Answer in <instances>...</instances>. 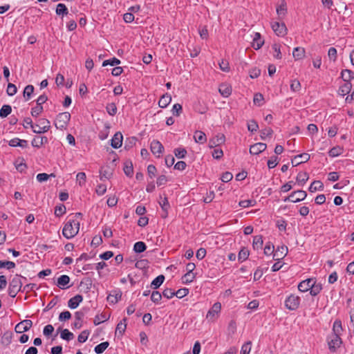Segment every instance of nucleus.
Here are the masks:
<instances>
[{"label":"nucleus","instance_id":"obj_1","mask_svg":"<svg viewBox=\"0 0 354 354\" xmlns=\"http://www.w3.org/2000/svg\"><path fill=\"white\" fill-rule=\"evenodd\" d=\"M80 223L76 220H69L62 230L63 236L67 239L73 238L79 232Z\"/></svg>","mask_w":354,"mask_h":354},{"label":"nucleus","instance_id":"obj_2","mask_svg":"<svg viewBox=\"0 0 354 354\" xmlns=\"http://www.w3.org/2000/svg\"><path fill=\"white\" fill-rule=\"evenodd\" d=\"M22 277L19 274H15L9 283L8 289V295L10 297L15 298L17 293L22 290L23 283L21 281Z\"/></svg>","mask_w":354,"mask_h":354},{"label":"nucleus","instance_id":"obj_3","mask_svg":"<svg viewBox=\"0 0 354 354\" xmlns=\"http://www.w3.org/2000/svg\"><path fill=\"white\" fill-rule=\"evenodd\" d=\"M71 119V114L68 112L59 113L55 122L57 129H66Z\"/></svg>","mask_w":354,"mask_h":354},{"label":"nucleus","instance_id":"obj_4","mask_svg":"<svg viewBox=\"0 0 354 354\" xmlns=\"http://www.w3.org/2000/svg\"><path fill=\"white\" fill-rule=\"evenodd\" d=\"M300 300L299 296L292 294L285 300V306L288 309L295 310L299 306Z\"/></svg>","mask_w":354,"mask_h":354},{"label":"nucleus","instance_id":"obj_5","mask_svg":"<svg viewBox=\"0 0 354 354\" xmlns=\"http://www.w3.org/2000/svg\"><path fill=\"white\" fill-rule=\"evenodd\" d=\"M34 133H43L47 132L50 127V122L48 120L41 118L39 120V124H34Z\"/></svg>","mask_w":354,"mask_h":354},{"label":"nucleus","instance_id":"obj_6","mask_svg":"<svg viewBox=\"0 0 354 354\" xmlns=\"http://www.w3.org/2000/svg\"><path fill=\"white\" fill-rule=\"evenodd\" d=\"M271 27L277 36L283 37L287 32V28L284 23L274 21L271 24Z\"/></svg>","mask_w":354,"mask_h":354},{"label":"nucleus","instance_id":"obj_7","mask_svg":"<svg viewBox=\"0 0 354 354\" xmlns=\"http://www.w3.org/2000/svg\"><path fill=\"white\" fill-rule=\"evenodd\" d=\"M150 149L152 153L158 158L164 151L163 145L158 140H153V141H151L150 144Z\"/></svg>","mask_w":354,"mask_h":354},{"label":"nucleus","instance_id":"obj_8","mask_svg":"<svg viewBox=\"0 0 354 354\" xmlns=\"http://www.w3.org/2000/svg\"><path fill=\"white\" fill-rule=\"evenodd\" d=\"M32 322L31 320L25 319V320H23L22 322L18 323L16 325L15 330L16 333H21L26 332V331L29 330V329L32 327Z\"/></svg>","mask_w":354,"mask_h":354},{"label":"nucleus","instance_id":"obj_9","mask_svg":"<svg viewBox=\"0 0 354 354\" xmlns=\"http://www.w3.org/2000/svg\"><path fill=\"white\" fill-rule=\"evenodd\" d=\"M328 348L330 351L335 352L337 347H339L342 344V339L339 335H333L332 337L328 339Z\"/></svg>","mask_w":354,"mask_h":354},{"label":"nucleus","instance_id":"obj_10","mask_svg":"<svg viewBox=\"0 0 354 354\" xmlns=\"http://www.w3.org/2000/svg\"><path fill=\"white\" fill-rule=\"evenodd\" d=\"M225 141V137L222 133H218L213 138L210 139L209 141V148H215L217 146H219L223 144Z\"/></svg>","mask_w":354,"mask_h":354},{"label":"nucleus","instance_id":"obj_11","mask_svg":"<svg viewBox=\"0 0 354 354\" xmlns=\"http://www.w3.org/2000/svg\"><path fill=\"white\" fill-rule=\"evenodd\" d=\"M310 156L307 153H303L301 154H299L297 156H295L292 159V164L293 167H296L302 162H306L310 159Z\"/></svg>","mask_w":354,"mask_h":354},{"label":"nucleus","instance_id":"obj_12","mask_svg":"<svg viewBox=\"0 0 354 354\" xmlns=\"http://www.w3.org/2000/svg\"><path fill=\"white\" fill-rule=\"evenodd\" d=\"M288 253V247L286 245L279 246L273 254V259L276 261L283 259Z\"/></svg>","mask_w":354,"mask_h":354},{"label":"nucleus","instance_id":"obj_13","mask_svg":"<svg viewBox=\"0 0 354 354\" xmlns=\"http://www.w3.org/2000/svg\"><path fill=\"white\" fill-rule=\"evenodd\" d=\"M221 309V304L219 302L214 304L211 309L207 313V319H214L216 316L220 313Z\"/></svg>","mask_w":354,"mask_h":354},{"label":"nucleus","instance_id":"obj_14","mask_svg":"<svg viewBox=\"0 0 354 354\" xmlns=\"http://www.w3.org/2000/svg\"><path fill=\"white\" fill-rule=\"evenodd\" d=\"M122 292L120 289L113 290L108 296L107 301L110 304H116L121 299Z\"/></svg>","mask_w":354,"mask_h":354},{"label":"nucleus","instance_id":"obj_15","mask_svg":"<svg viewBox=\"0 0 354 354\" xmlns=\"http://www.w3.org/2000/svg\"><path fill=\"white\" fill-rule=\"evenodd\" d=\"M123 136L121 132H116L111 139V145L114 149H118L122 146Z\"/></svg>","mask_w":354,"mask_h":354},{"label":"nucleus","instance_id":"obj_16","mask_svg":"<svg viewBox=\"0 0 354 354\" xmlns=\"http://www.w3.org/2000/svg\"><path fill=\"white\" fill-rule=\"evenodd\" d=\"M266 144L258 142L252 145L250 148V153L253 155H258L264 151L266 149Z\"/></svg>","mask_w":354,"mask_h":354},{"label":"nucleus","instance_id":"obj_17","mask_svg":"<svg viewBox=\"0 0 354 354\" xmlns=\"http://www.w3.org/2000/svg\"><path fill=\"white\" fill-rule=\"evenodd\" d=\"M314 281V279L310 278L301 281L298 285L299 290L301 292H307L308 290H310Z\"/></svg>","mask_w":354,"mask_h":354},{"label":"nucleus","instance_id":"obj_18","mask_svg":"<svg viewBox=\"0 0 354 354\" xmlns=\"http://www.w3.org/2000/svg\"><path fill=\"white\" fill-rule=\"evenodd\" d=\"M83 297L81 295H76L71 298L68 301V306L71 309H75L78 307L82 301Z\"/></svg>","mask_w":354,"mask_h":354},{"label":"nucleus","instance_id":"obj_19","mask_svg":"<svg viewBox=\"0 0 354 354\" xmlns=\"http://www.w3.org/2000/svg\"><path fill=\"white\" fill-rule=\"evenodd\" d=\"M8 145L12 147H20L21 148H26L28 147V141L15 138L9 141Z\"/></svg>","mask_w":354,"mask_h":354},{"label":"nucleus","instance_id":"obj_20","mask_svg":"<svg viewBox=\"0 0 354 354\" xmlns=\"http://www.w3.org/2000/svg\"><path fill=\"white\" fill-rule=\"evenodd\" d=\"M70 282V277L68 275L63 274L61 275L57 279V286L62 289H65L68 288L69 286H67V285Z\"/></svg>","mask_w":354,"mask_h":354},{"label":"nucleus","instance_id":"obj_21","mask_svg":"<svg viewBox=\"0 0 354 354\" xmlns=\"http://www.w3.org/2000/svg\"><path fill=\"white\" fill-rule=\"evenodd\" d=\"M84 317V313L82 311H77L75 313V321L73 324V328H80L82 326V320Z\"/></svg>","mask_w":354,"mask_h":354},{"label":"nucleus","instance_id":"obj_22","mask_svg":"<svg viewBox=\"0 0 354 354\" xmlns=\"http://www.w3.org/2000/svg\"><path fill=\"white\" fill-rule=\"evenodd\" d=\"M48 142V138L46 136H36L32 140V145L34 147L39 148L44 144Z\"/></svg>","mask_w":354,"mask_h":354},{"label":"nucleus","instance_id":"obj_23","mask_svg":"<svg viewBox=\"0 0 354 354\" xmlns=\"http://www.w3.org/2000/svg\"><path fill=\"white\" fill-rule=\"evenodd\" d=\"M296 195H299V196L300 198H303L304 197V194L303 192H292L290 196H288V197H286L284 199H283V201L284 202H286V201H290V202H292V203H297V202H299L301 201V198H296Z\"/></svg>","mask_w":354,"mask_h":354},{"label":"nucleus","instance_id":"obj_24","mask_svg":"<svg viewBox=\"0 0 354 354\" xmlns=\"http://www.w3.org/2000/svg\"><path fill=\"white\" fill-rule=\"evenodd\" d=\"M218 91L223 97H227L232 93V88L227 84H222L219 86Z\"/></svg>","mask_w":354,"mask_h":354},{"label":"nucleus","instance_id":"obj_25","mask_svg":"<svg viewBox=\"0 0 354 354\" xmlns=\"http://www.w3.org/2000/svg\"><path fill=\"white\" fill-rule=\"evenodd\" d=\"M171 97L169 93H165L160 97L158 105L160 108H166L171 102Z\"/></svg>","mask_w":354,"mask_h":354},{"label":"nucleus","instance_id":"obj_26","mask_svg":"<svg viewBox=\"0 0 354 354\" xmlns=\"http://www.w3.org/2000/svg\"><path fill=\"white\" fill-rule=\"evenodd\" d=\"M263 43L264 41L261 39V34L259 32H255L252 41V47L255 50H258L263 46Z\"/></svg>","mask_w":354,"mask_h":354},{"label":"nucleus","instance_id":"obj_27","mask_svg":"<svg viewBox=\"0 0 354 354\" xmlns=\"http://www.w3.org/2000/svg\"><path fill=\"white\" fill-rule=\"evenodd\" d=\"M277 13L280 19H282L287 13L286 3L285 1H282L281 4L277 8Z\"/></svg>","mask_w":354,"mask_h":354},{"label":"nucleus","instance_id":"obj_28","mask_svg":"<svg viewBox=\"0 0 354 354\" xmlns=\"http://www.w3.org/2000/svg\"><path fill=\"white\" fill-rule=\"evenodd\" d=\"M341 76L345 82H351L354 79V72L348 69L342 70Z\"/></svg>","mask_w":354,"mask_h":354},{"label":"nucleus","instance_id":"obj_29","mask_svg":"<svg viewBox=\"0 0 354 354\" xmlns=\"http://www.w3.org/2000/svg\"><path fill=\"white\" fill-rule=\"evenodd\" d=\"M194 139L196 142L201 144L205 143L207 140L205 133L201 131H196L194 132Z\"/></svg>","mask_w":354,"mask_h":354},{"label":"nucleus","instance_id":"obj_30","mask_svg":"<svg viewBox=\"0 0 354 354\" xmlns=\"http://www.w3.org/2000/svg\"><path fill=\"white\" fill-rule=\"evenodd\" d=\"M324 189V185L320 180H314L309 187L310 192H315L317 190L322 191Z\"/></svg>","mask_w":354,"mask_h":354},{"label":"nucleus","instance_id":"obj_31","mask_svg":"<svg viewBox=\"0 0 354 354\" xmlns=\"http://www.w3.org/2000/svg\"><path fill=\"white\" fill-rule=\"evenodd\" d=\"M164 281H165V276L162 274L158 275L151 283V287L153 289H157L162 284Z\"/></svg>","mask_w":354,"mask_h":354},{"label":"nucleus","instance_id":"obj_32","mask_svg":"<svg viewBox=\"0 0 354 354\" xmlns=\"http://www.w3.org/2000/svg\"><path fill=\"white\" fill-rule=\"evenodd\" d=\"M352 84L351 82H345L342 86H341L339 88V94L341 95H346L348 94L351 90Z\"/></svg>","mask_w":354,"mask_h":354},{"label":"nucleus","instance_id":"obj_33","mask_svg":"<svg viewBox=\"0 0 354 354\" xmlns=\"http://www.w3.org/2000/svg\"><path fill=\"white\" fill-rule=\"evenodd\" d=\"M124 174L129 176L131 177L133 174V164L131 160H127L124 162V166L123 168Z\"/></svg>","mask_w":354,"mask_h":354},{"label":"nucleus","instance_id":"obj_34","mask_svg":"<svg viewBox=\"0 0 354 354\" xmlns=\"http://www.w3.org/2000/svg\"><path fill=\"white\" fill-rule=\"evenodd\" d=\"M305 49L301 47H296L294 48L292 55L297 60L301 59L304 57Z\"/></svg>","mask_w":354,"mask_h":354},{"label":"nucleus","instance_id":"obj_35","mask_svg":"<svg viewBox=\"0 0 354 354\" xmlns=\"http://www.w3.org/2000/svg\"><path fill=\"white\" fill-rule=\"evenodd\" d=\"M127 319L124 318L120 322H119L117 325L115 329V335H122L125 331L127 324H126Z\"/></svg>","mask_w":354,"mask_h":354},{"label":"nucleus","instance_id":"obj_36","mask_svg":"<svg viewBox=\"0 0 354 354\" xmlns=\"http://www.w3.org/2000/svg\"><path fill=\"white\" fill-rule=\"evenodd\" d=\"M55 12L57 15H67L68 14V10L65 4L58 3L56 7Z\"/></svg>","mask_w":354,"mask_h":354},{"label":"nucleus","instance_id":"obj_37","mask_svg":"<svg viewBox=\"0 0 354 354\" xmlns=\"http://www.w3.org/2000/svg\"><path fill=\"white\" fill-rule=\"evenodd\" d=\"M34 86L32 85H27L24 90V93H23V95H24V97L26 101H28L30 99L31 96H32V94L34 92Z\"/></svg>","mask_w":354,"mask_h":354},{"label":"nucleus","instance_id":"obj_38","mask_svg":"<svg viewBox=\"0 0 354 354\" xmlns=\"http://www.w3.org/2000/svg\"><path fill=\"white\" fill-rule=\"evenodd\" d=\"M322 290V284L316 283V281L315 280L314 282L312 283V287L310 290V294L312 296H316L321 292Z\"/></svg>","mask_w":354,"mask_h":354},{"label":"nucleus","instance_id":"obj_39","mask_svg":"<svg viewBox=\"0 0 354 354\" xmlns=\"http://www.w3.org/2000/svg\"><path fill=\"white\" fill-rule=\"evenodd\" d=\"M343 151L344 149L342 147L336 146L330 149L328 155L332 158L337 157L343 153Z\"/></svg>","mask_w":354,"mask_h":354},{"label":"nucleus","instance_id":"obj_40","mask_svg":"<svg viewBox=\"0 0 354 354\" xmlns=\"http://www.w3.org/2000/svg\"><path fill=\"white\" fill-rule=\"evenodd\" d=\"M309 176L306 172H299L297 176V182L299 185L303 186L308 180Z\"/></svg>","mask_w":354,"mask_h":354},{"label":"nucleus","instance_id":"obj_41","mask_svg":"<svg viewBox=\"0 0 354 354\" xmlns=\"http://www.w3.org/2000/svg\"><path fill=\"white\" fill-rule=\"evenodd\" d=\"M146 249V244L142 241L136 242L133 245V250L136 253L143 252Z\"/></svg>","mask_w":354,"mask_h":354},{"label":"nucleus","instance_id":"obj_42","mask_svg":"<svg viewBox=\"0 0 354 354\" xmlns=\"http://www.w3.org/2000/svg\"><path fill=\"white\" fill-rule=\"evenodd\" d=\"M333 335H340L342 331V322L339 320H335L333 326Z\"/></svg>","mask_w":354,"mask_h":354},{"label":"nucleus","instance_id":"obj_43","mask_svg":"<svg viewBox=\"0 0 354 354\" xmlns=\"http://www.w3.org/2000/svg\"><path fill=\"white\" fill-rule=\"evenodd\" d=\"M159 205H160L163 212L168 211L170 207V205L168 202L167 198L165 196L162 198L161 196H160V201H158Z\"/></svg>","mask_w":354,"mask_h":354},{"label":"nucleus","instance_id":"obj_44","mask_svg":"<svg viewBox=\"0 0 354 354\" xmlns=\"http://www.w3.org/2000/svg\"><path fill=\"white\" fill-rule=\"evenodd\" d=\"M60 337L62 339L70 341L74 338V335L68 329H64L61 331Z\"/></svg>","mask_w":354,"mask_h":354},{"label":"nucleus","instance_id":"obj_45","mask_svg":"<svg viewBox=\"0 0 354 354\" xmlns=\"http://www.w3.org/2000/svg\"><path fill=\"white\" fill-rule=\"evenodd\" d=\"M12 111V108L10 105L5 104L0 109V117L3 118L7 117Z\"/></svg>","mask_w":354,"mask_h":354},{"label":"nucleus","instance_id":"obj_46","mask_svg":"<svg viewBox=\"0 0 354 354\" xmlns=\"http://www.w3.org/2000/svg\"><path fill=\"white\" fill-rule=\"evenodd\" d=\"M109 345V343L108 342H102L95 347L94 351L97 354L102 353L106 349Z\"/></svg>","mask_w":354,"mask_h":354},{"label":"nucleus","instance_id":"obj_47","mask_svg":"<svg viewBox=\"0 0 354 354\" xmlns=\"http://www.w3.org/2000/svg\"><path fill=\"white\" fill-rule=\"evenodd\" d=\"M108 319H109V317H106V315L105 314L102 313L100 315H97L95 317L93 323L95 326H97V325L100 324L101 323L104 322Z\"/></svg>","mask_w":354,"mask_h":354},{"label":"nucleus","instance_id":"obj_48","mask_svg":"<svg viewBox=\"0 0 354 354\" xmlns=\"http://www.w3.org/2000/svg\"><path fill=\"white\" fill-rule=\"evenodd\" d=\"M263 245V239L261 236H255L253 239L252 246L254 249L258 250L261 248Z\"/></svg>","mask_w":354,"mask_h":354},{"label":"nucleus","instance_id":"obj_49","mask_svg":"<svg viewBox=\"0 0 354 354\" xmlns=\"http://www.w3.org/2000/svg\"><path fill=\"white\" fill-rule=\"evenodd\" d=\"M195 277L194 273L187 272L182 277V281L183 283H190L194 281Z\"/></svg>","mask_w":354,"mask_h":354},{"label":"nucleus","instance_id":"obj_50","mask_svg":"<svg viewBox=\"0 0 354 354\" xmlns=\"http://www.w3.org/2000/svg\"><path fill=\"white\" fill-rule=\"evenodd\" d=\"M120 64V60L116 57H113L109 59L104 60L102 63L103 66H106L108 65L110 66H117Z\"/></svg>","mask_w":354,"mask_h":354},{"label":"nucleus","instance_id":"obj_51","mask_svg":"<svg viewBox=\"0 0 354 354\" xmlns=\"http://www.w3.org/2000/svg\"><path fill=\"white\" fill-rule=\"evenodd\" d=\"M249 251L245 248L240 250L238 254V260L241 262L244 261L248 258Z\"/></svg>","mask_w":354,"mask_h":354},{"label":"nucleus","instance_id":"obj_52","mask_svg":"<svg viewBox=\"0 0 354 354\" xmlns=\"http://www.w3.org/2000/svg\"><path fill=\"white\" fill-rule=\"evenodd\" d=\"M263 96L261 93H257L254 95L253 98V102L254 104L261 106L263 104Z\"/></svg>","mask_w":354,"mask_h":354},{"label":"nucleus","instance_id":"obj_53","mask_svg":"<svg viewBox=\"0 0 354 354\" xmlns=\"http://www.w3.org/2000/svg\"><path fill=\"white\" fill-rule=\"evenodd\" d=\"M272 133V129L270 127H267L261 131L260 137L262 140H265L267 137L271 136Z\"/></svg>","mask_w":354,"mask_h":354},{"label":"nucleus","instance_id":"obj_54","mask_svg":"<svg viewBox=\"0 0 354 354\" xmlns=\"http://www.w3.org/2000/svg\"><path fill=\"white\" fill-rule=\"evenodd\" d=\"M174 154L178 158H183L187 154V151L185 148H176L174 149Z\"/></svg>","mask_w":354,"mask_h":354},{"label":"nucleus","instance_id":"obj_55","mask_svg":"<svg viewBox=\"0 0 354 354\" xmlns=\"http://www.w3.org/2000/svg\"><path fill=\"white\" fill-rule=\"evenodd\" d=\"M106 109L107 113L111 116L115 115L117 113V107L115 103L107 104Z\"/></svg>","mask_w":354,"mask_h":354},{"label":"nucleus","instance_id":"obj_56","mask_svg":"<svg viewBox=\"0 0 354 354\" xmlns=\"http://www.w3.org/2000/svg\"><path fill=\"white\" fill-rule=\"evenodd\" d=\"M252 342L248 341L243 344L241 349V354H249L251 351Z\"/></svg>","mask_w":354,"mask_h":354},{"label":"nucleus","instance_id":"obj_57","mask_svg":"<svg viewBox=\"0 0 354 354\" xmlns=\"http://www.w3.org/2000/svg\"><path fill=\"white\" fill-rule=\"evenodd\" d=\"M90 333L88 330H83L79 335H78V337H77V340L80 343H84L85 342L88 337V335H89Z\"/></svg>","mask_w":354,"mask_h":354},{"label":"nucleus","instance_id":"obj_58","mask_svg":"<svg viewBox=\"0 0 354 354\" xmlns=\"http://www.w3.org/2000/svg\"><path fill=\"white\" fill-rule=\"evenodd\" d=\"M17 91V86L12 83H8L7 89H6L7 94L9 96H12L15 94H16Z\"/></svg>","mask_w":354,"mask_h":354},{"label":"nucleus","instance_id":"obj_59","mask_svg":"<svg viewBox=\"0 0 354 354\" xmlns=\"http://www.w3.org/2000/svg\"><path fill=\"white\" fill-rule=\"evenodd\" d=\"M255 204L254 200H243L239 202V206L243 208L254 206Z\"/></svg>","mask_w":354,"mask_h":354},{"label":"nucleus","instance_id":"obj_60","mask_svg":"<svg viewBox=\"0 0 354 354\" xmlns=\"http://www.w3.org/2000/svg\"><path fill=\"white\" fill-rule=\"evenodd\" d=\"M162 299V295L158 291H153L151 295V301L155 303L158 304Z\"/></svg>","mask_w":354,"mask_h":354},{"label":"nucleus","instance_id":"obj_61","mask_svg":"<svg viewBox=\"0 0 354 354\" xmlns=\"http://www.w3.org/2000/svg\"><path fill=\"white\" fill-rule=\"evenodd\" d=\"M188 293H189L188 288H180V289L178 290L176 292H175V296H176L179 299H181V298L185 297L186 295H187Z\"/></svg>","mask_w":354,"mask_h":354},{"label":"nucleus","instance_id":"obj_62","mask_svg":"<svg viewBox=\"0 0 354 354\" xmlns=\"http://www.w3.org/2000/svg\"><path fill=\"white\" fill-rule=\"evenodd\" d=\"M259 128V125L257 122L252 120L248 123V129L249 131L254 132L256 131Z\"/></svg>","mask_w":354,"mask_h":354},{"label":"nucleus","instance_id":"obj_63","mask_svg":"<svg viewBox=\"0 0 354 354\" xmlns=\"http://www.w3.org/2000/svg\"><path fill=\"white\" fill-rule=\"evenodd\" d=\"M290 89L294 92L299 91L301 89L299 81L297 80H292L290 84Z\"/></svg>","mask_w":354,"mask_h":354},{"label":"nucleus","instance_id":"obj_64","mask_svg":"<svg viewBox=\"0 0 354 354\" xmlns=\"http://www.w3.org/2000/svg\"><path fill=\"white\" fill-rule=\"evenodd\" d=\"M76 179L79 185L82 186L86 182V174L84 172H79L76 176Z\"/></svg>","mask_w":354,"mask_h":354}]
</instances>
